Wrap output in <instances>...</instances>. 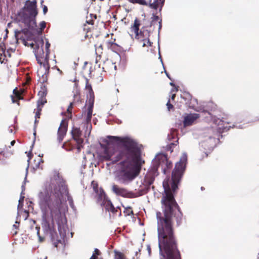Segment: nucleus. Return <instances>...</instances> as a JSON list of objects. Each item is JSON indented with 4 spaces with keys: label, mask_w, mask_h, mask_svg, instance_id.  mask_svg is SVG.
Wrapping results in <instances>:
<instances>
[{
    "label": "nucleus",
    "mask_w": 259,
    "mask_h": 259,
    "mask_svg": "<svg viewBox=\"0 0 259 259\" xmlns=\"http://www.w3.org/2000/svg\"><path fill=\"white\" fill-rule=\"evenodd\" d=\"M124 212H126L127 215H130L131 214H133V211L131 210V208L128 207L126 208V211H124Z\"/></svg>",
    "instance_id": "obj_35"
},
{
    "label": "nucleus",
    "mask_w": 259,
    "mask_h": 259,
    "mask_svg": "<svg viewBox=\"0 0 259 259\" xmlns=\"http://www.w3.org/2000/svg\"><path fill=\"white\" fill-rule=\"evenodd\" d=\"M56 174H58L59 175V177L62 179V181L63 182V183H64V185L65 186V187L66 188L67 191V194H64V195H63L62 196V199H61L62 204L64 206L65 208V210H66L67 207L66 206V205L64 204L63 203L62 201L63 200L64 197H66V196H67L68 200V202H69L70 206H71V208H74V204H73V199H72V198H71L68 195L69 193H68V191L67 186L65 184V182L64 181V180H63L62 177L60 175L58 171H55L54 172V175H53V177L52 178H51L50 180L49 181H50L52 179H53L54 177V176H55Z\"/></svg>",
    "instance_id": "obj_18"
},
{
    "label": "nucleus",
    "mask_w": 259,
    "mask_h": 259,
    "mask_svg": "<svg viewBox=\"0 0 259 259\" xmlns=\"http://www.w3.org/2000/svg\"><path fill=\"white\" fill-rule=\"evenodd\" d=\"M94 190L96 193V197L97 203L101 205L102 207V209H104L105 207L106 204L107 203L108 201H110V200L108 199L102 188H100L99 189L98 187L96 186V187H94Z\"/></svg>",
    "instance_id": "obj_10"
},
{
    "label": "nucleus",
    "mask_w": 259,
    "mask_h": 259,
    "mask_svg": "<svg viewBox=\"0 0 259 259\" xmlns=\"http://www.w3.org/2000/svg\"><path fill=\"white\" fill-rule=\"evenodd\" d=\"M13 227L16 228V229H17L18 228V226L16 225V224H15L13 225Z\"/></svg>",
    "instance_id": "obj_61"
},
{
    "label": "nucleus",
    "mask_w": 259,
    "mask_h": 259,
    "mask_svg": "<svg viewBox=\"0 0 259 259\" xmlns=\"http://www.w3.org/2000/svg\"><path fill=\"white\" fill-rule=\"evenodd\" d=\"M164 72H165V73L166 75L167 76V77L169 79H171V78H170V76H169V74L166 72V71L165 69H164Z\"/></svg>",
    "instance_id": "obj_53"
},
{
    "label": "nucleus",
    "mask_w": 259,
    "mask_h": 259,
    "mask_svg": "<svg viewBox=\"0 0 259 259\" xmlns=\"http://www.w3.org/2000/svg\"><path fill=\"white\" fill-rule=\"evenodd\" d=\"M166 106L168 110H170L173 108V106L170 103L169 101L167 102Z\"/></svg>",
    "instance_id": "obj_39"
},
{
    "label": "nucleus",
    "mask_w": 259,
    "mask_h": 259,
    "mask_svg": "<svg viewBox=\"0 0 259 259\" xmlns=\"http://www.w3.org/2000/svg\"><path fill=\"white\" fill-rule=\"evenodd\" d=\"M30 229H33V226H31L30 227Z\"/></svg>",
    "instance_id": "obj_64"
},
{
    "label": "nucleus",
    "mask_w": 259,
    "mask_h": 259,
    "mask_svg": "<svg viewBox=\"0 0 259 259\" xmlns=\"http://www.w3.org/2000/svg\"><path fill=\"white\" fill-rule=\"evenodd\" d=\"M30 46L31 47V48H33L34 47V44L33 43H31V44H30Z\"/></svg>",
    "instance_id": "obj_60"
},
{
    "label": "nucleus",
    "mask_w": 259,
    "mask_h": 259,
    "mask_svg": "<svg viewBox=\"0 0 259 259\" xmlns=\"http://www.w3.org/2000/svg\"><path fill=\"white\" fill-rule=\"evenodd\" d=\"M31 221H32L33 224H35L36 223V221L35 220H31Z\"/></svg>",
    "instance_id": "obj_63"
},
{
    "label": "nucleus",
    "mask_w": 259,
    "mask_h": 259,
    "mask_svg": "<svg viewBox=\"0 0 259 259\" xmlns=\"http://www.w3.org/2000/svg\"><path fill=\"white\" fill-rule=\"evenodd\" d=\"M16 91H17V88H15V89L13 90V93L14 94H15V92H16Z\"/></svg>",
    "instance_id": "obj_62"
},
{
    "label": "nucleus",
    "mask_w": 259,
    "mask_h": 259,
    "mask_svg": "<svg viewBox=\"0 0 259 259\" xmlns=\"http://www.w3.org/2000/svg\"><path fill=\"white\" fill-rule=\"evenodd\" d=\"M73 103H70L69 106L68 107L67 111L69 113H71V109L72 108Z\"/></svg>",
    "instance_id": "obj_42"
},
{
    "label": "nucleus",
    "mask_w": 259,
    "mask_h": 259,
    "mask_svg": "<svg viewBox=\"0 0 259 259\" xmlns=\"http://www.w3.org/2000/svg\"><path fill=\"white\" fill-rule=\"evenodd\" d=\"M156 175L155 168L149 172H147L143 183L144 188L140 189L137 194H135L125 188L119 187L115 184L112 186V191L116 195L124 198H133L142 196L149 191L150 186L153 183Z\"/></svg>",
    "instance_id": "obj_5"
},
{
    "label": "nucleus",
    "mask_w": 259,
    "mask_h": 259,
    "mask_svg": "<svg viewBox=\"0 0 259 259\" xmlns=\"http://www.w3.org/2000/svg\"><path fill=\"white\" fill-rule=\"evenodd\" d=\"M180 182H171L170 186L168 183H163L164 195L161 201L164 207V215L160 212H156L160 259H181L172 223L173 217L178 226L182 223L183 213L174 196Z\"/></svg>",
    "instance_id": "obj_2"
},
{
    "label": "nucleus",
    "mask_w": 259,
    "mask_h": 259,
    "mask_svg": "<svg viewBox=\"0 0 259 259\" xmlns=\"http://www.w3.org/2000/svg\"><path fill=\"white\" fill-rule=\"evenodd\" d=\"M24 194H21L20 195V197L19 200V202L23 203L24 200L25 198V197L24 196Z\"/></svg>",
    "instance_id": "obj_38"
},
{
    "label": "nucleus",
    "mask_w": 259,
    "mask_h": 259,
    "mask_svg": "<svg viewBox=\"0 0 259 259\" xmlns=\"http://www.w3.org/2000/svg\"><path fill=\"white\" fill-rule=\"evenodd\" d=\"M33 130H34L33 136H34V140H33V144L31 146V150L29 151V152H28V153L27 154V156L28 157V159L27 160V162H29V161H30V159H31V158L32 157V156L31 150H32V149L33 148V144H34V143L35 142V136H36V127H35V126H34Z\"/></svg>",
    "instance_id": "obj_24"
},
{
    "label": "nucleus",
    "mask_w": 259,
    "mask_h": 259,
    "mask_svg": "<svg viewBox=\"0 0 259 259\" xmlns=\"http://www.w3.org/2000/svg\"><path fill=\"white\" fill-rule=\"evenodd\" d=\"M199 117V115L197 113H191L185 117L183 124L185 127L192 124L194 121Z\"/></svg>",
    "instance_id": "obj_16"
},
{
    "label": "nucleus",
    "mask_w": 259,
    "mask_h": 259,
    "mask_svg": "<svg viewBox=\"0 0 259 259\" xmlns=\"http://www.w3.org/2000/svg\"><path fill=\"white\" fill-rule=\"evenodd\" d=\"M23 203L19 202L18 206H17V209H18V215L19 214V212L20 211H23V212L25 213V215L24 216V220H26L29 215V212L27 210H24L23 209Z\"/></svg>",
    "instance_id": "obj_23"
},
{
    "label": "nucleus",
    "mask_w": 259,
    "mask_h": 259,
    "mask_svg": "<svg viewBox=\"0 0 259 259\" xmlns=\"http://www.w3.org/2000/svg\"><path fill=\"white\" fill-rule=\"evenodd\" d=\"M90 259H98V257L93 253Z\"/></svg>",
    "instance_id": "obj_50"
},
{
    "label": "nucleus",
    "mask_w": 259,
    "mask_h": 259,
    "mask_svg": "<svg viewBox=\"0 0 259 259\" xmlns=\"http://www.w3.org/2000/svg\"><path fill=\"white\" fill-rule=\"evenodd\" d=\"M67 191L61 178L58 174L50 181L44 183L39 191L37 203L41 212V227L45 234H49L52 240L56 235L55 222L61 238L66 235L67 220L65 208L62 203V196Z\"/></svg>",
    "instance_id": "obj_1"
},
{
    "label": "nucleus",
    "mask_w": 259,
    "mask_h": 259,
    "mask_svg": "<svg viewBox=\"0 0 259 259\" xmlns=\"http://www.w3.org/2000/svg\"><path fill=\"white\" fill-rule=\"evenodd\" d=\"M107 138L117 145L118 150L112 152L106 148L102 157L110 161V164L119 161L116 180L121 184L128 185L139 175L144 162L141 158V145L130 137L108 136Z\"/></svg>",
    "instance_id": "obj_3"
},
{
    "label": "nucleus",
    "mask_w": 259,
    "mask_h": 259,
    "mask_svg": "<svg viewBox=\"0 0 259 259\" xmlns=\"http://www.w3.org/2000/svg\"><path fill=\"white\" fill-rule=\"evenodd\" d=\"M48 10V9L47 6L46 5H44L42 7V11H43V14L44 15H45L47 13Z\"/></svg>",
    "instance_id": "obj_40"
},
{
    "label": "nucleus",
    "mask_w": 259,
    "mask_h": 259,
    "mask_svg": "<svg viewBox=\"0 0 259 259\" xmlns=\"http://www.w3.org/2000/svg\"><path fill=\"white\" fill-rule=\"evenodd\" d=\"M164 5H160L158 6L159 7V10H158V13H159L160 14H161V10H162V7H163Z\"/></svg>",
    "instance_id": "obj_48"
},
{
    "label": "nucleus",
    "mask_w": 259,
    "mask_h": 259,
    "mask_svg": "<svg viewBox=\"0 0 259 259\" xmlns=\"http://www.w3.org/2000/svg\"><path fill=\"white\" fill-rule=\"evenodd\" d=\"M11 146H14V144H15V140H13L11 142Z\"/></svg>",
    "instance_id": "obj_54"
},
{
    "label": "nucleus",
    "mask_w": 259,
    "mask_h": 259,
    "mask_svg": "<svg viewBox=\"0 0 259 259\" xmlns=\"http://www.w3.org/2000/svg\"><path fill=\"white\" fill-rule=\"evenodd\" d=\"M158 54H159L158 59H160L162 66H163V62H162V58H161V56L160 53V46H159V44H158Z\"/></svg>",
    "instance_id": "obj_41"
},
{
    "label": "nucleus",
    "mask_w": 259,
    "mask_h": 259,
    "mask_svg": "<svg viewBox=\"0 0 259 259\" xmlns=\"http://www.w3.org/2000/svg\"><path fill=\"white\" fill-rule=\"evenodd\" d=\"M233 127H237L238 128H243V126L242 125H240V124L238 125V124H237V123H236L235 124H233Z\"/></svg>",
    "instance_id": "obj_44"
},
{
    "label": "nucleus",
    "mask_w": 259,
    "mask_h": 259,
    "mask_svg": "<svg viewBox=\"0 0 259 259\" xmlns=\"http://www.w3.org/2000/svg\"><path fill=\"white\" fill-rule=\"evenodd\" d=\"M85 87L87 89H89V101H88L89 105L88 107V112H87V116L92 117L95 96L94 95V92L92 90L91 85L88 84V79H87V83H86Z\"/></svg>",
    "instance_id": "obj_13"
},
{
    "label": "nucleus",
    "mask_w": 259,
    "mask_h": 259,
    "mask_svg": "<svg viewBox=\"0 0 259 259\" xmlns=\"http://www.w3.org/2000/svg\"><path fill=\"white\" fill-rule=\"evenodd\" d=\"M46 102V99H39L37 102V108L42 107Z\"/></svg>",
    "instance_id": "obj_27"
},
{
    "label": "nucleus",
    "mask_w": 259,
    "mask_h": 259,
    "mask_svg": "<svg viewBox=\"0 0 259 259\" xmlns=\"http://www.w3.org/2000/svg\"><path fill=\"white\" fill-rule=\"evenodd\" d=\"M28 167H29V164H28V166L26 168V176H25V178L24 179V182H23V184L21 186V189H22V191H21V194H24V191H25V183L26 182V177H27V170H28Z\"/></svg>",
    "instance_id": "obj_29"
},
{
    "label": "nucleus",
    "mask_w": 259,
    "mask_h": 259,
    "mask_svg": "<svg viewBox=\"0 0 259 259\" xmlns=\"http://www.w3.org/2000/svg\"><path fill=\"white\" fill-rule=\"evenodd\" d=\"M22 23L26 26L31 22L33 26L35 25V19L38 14L36 0H27L24 7L18 12Z\"/></svg>",
    "instance_id": "obj_6"
},
{
    "label": "nucleus",
    "mask_w": 259,
    "mask_h": 259,
    "mask_svg": "<svg viewBox=\"0 0 259 259\" xmlns=\"http://www.w3.org/2000/svg\"><path fill=\"white\" fill-rule=\"evenodd\" d=\"M175 96H176L175 94L172 95V96H171V99L172 100H174V99L175 98Z\"/></svg>",
    "instance_id": "obj_58"
},
{
    "label": "nucleus",
    "mask_w": 259,
    "mask_h": 259,
    "mask_svg": "<svg viewBox=\"0 0 259 259\" xmlns=\"http://www.w3.org/2000/svg\"><path fill=\"white\" fill-rule=\"evenodd\" d=\"M68 123L67 121L62 120L58 130L57 140L59 143L62 141L65 136L67 130Z\"/></svg>",
    "instance_id": "obj_14"
},
{
    "label": "nucleus",
    "mask_w": 259,
    "mask_h": 259,
    "mask_svg": "<svg viewBox=\"0 0 259 259\" xmlns=\"http://www.w3.org/2000/svg\"><path fill=\"white\" fill-rule=\"evenodd\" d=\"M72 138L76 141L77 144H80L83 143V139L80 138L81 131L79 128L73 127L71 132Z\"/></svg>",
    "instance_id": "obj_17"
},
{
    "label": "nucleus",
    "mask_w": 259,
    "mask_h": 259,
    "mask_svg": "<svg viewBox=\"0 0 259 259\" xmlns=\"http://www.w3.org/2000/svg\"><path fill=\"white\" fill-rule=\"evenodd\" d=\"M44 61H42V64L40 67V71L41 70H43L44 73L42 75V76L45 75H47L49 74V69H50V65L49 63V56L45 55L44 56Z\"/></svg>",
    "instance_id": "obj_19"
},
{
    "label": "nucleus",
    "mask_w": 259,
    "mask_h": 259,
    "mask_svg": "<svg viewBox=\"0 0 259 259\" xmlns=\"http://www.w3.org/2000/svg\"><path fill=\"white\" fill-rule=\"evenodd\" d=\"M20 34H21V33H19V34H18L19 38H18V39H16L17 40V41H18V39H21V40H23V42H24V45H25V46L29 45V44H27V42H26V41H25V38L27 39V38H26V36H25V37H24L22 35H20ZM25 36H26V35H25ZM15 38H16L15 37Z\"/></svg>",
    "instance_id": "obj_32"
},
{
    "label": "nucleus",
    "mask_w": 259,
    "mask_h": 259,
    "mask_svg": "<svg viewBox=\"0 0 259 259\" xmlns=\"http://www.w3.org/2000/svg\"><path fill=\"white\" fill-rule=\"evenodd\" d=\"M38 122V121L37 120V119H36V118H35V121H34V126H36V123H37V122Z\"/></svg>",
    "instance_id": "obj_57"
},
{
    "label": "nucleus",
    "mask_w": 259,
    "mask_h": 259,
    "mask_svg": "<svg viewBox=\"0 0 259 259\" xmlns=\"http://www.w3.org/2000/svg\"><path fill=\"white\" fill-rule=\"evenodd\" d=\"M181 97L184 100L186 104L188 105L189 108L194 109L195 111L199 112H203L210 114L209 111L201 107H195L194 105H191L192 102H195L197 104V100L196 99H192L191 95L187 92H185L181 95Z\"/></svg>",
    "instance_id": "obj_9"
},
{
    "label": "nucleus",
    "mask_w": 259,
    "mask_h": 259,
    "mask_svg": "<svg viewBox=\"0 0 259 259\" xmlns=\"http://www.w3.org/2000/svg\"><path fill=\"white\" fill-rule=\"evenodd\" d=\"M39 230H40V227L39 226H36L35 227V230L36 231V234L38 236V239H39V242H42L43 241L44 238L43 237H42L41 236H40V234H39Z\"/></svg>",
    "instance_id": "obj_28"
},
{
    "label": "nucleus",
    "mask_w": 259,
    "mask_h": 259,
    "mask_svg": "<svg viewBox=\"0 0 259 259\" xmlns=\"http://www.w3.org/2000/svg\"><path fill=\"white\" fill-rule=\"evenodd\" d=\"M94 252H95V254L97 255H99L100 253V251L97 248L95 249Z\"/></svg>",
    "instance_id": "obj_49"
},
{
    "label": "nucleus",
    "mask_w": 259,
    "mask_h": 259,
    "mask_svg": "<svg viewBox=\"0 0 259 259\" xmlns=\"http://www.w3.org/2000/svg\"><path fill=\"white\" fill-rule=\"evenodd\" d=\"M43 162H44L43 160L40 159L37 162H39V164H40V163H42Z\"/></svg>",
    "instance_id": "obj_59"
},
{
    "label": "nucleus",
    "mask_w": 259,
    "mask_h": 259,
    "mask_svg": "<svg viewBox=\"0 0 259 259\" xmlns=\"http://www.w3.org/2000/svg\"><path fill=\"white\" fill-rule=\"evenodd\" d=\"M130 3L135 4L137 3L142 5L148 6L150 8L154 10H157L158 6L160 5H164L165 0H153V2L151 3V1H150V3L148 4L145 0H128Z\"/></svg>",
    "instance_id": "obj_11"
},
{
    "label": "nucleus",
    "mask_w": 259,
    "mask_h": 259,
    "mask_svg": "<svg viewBox=\"0 0 259 259\" xmlns=\"http://www.w3.org/2000/svg\"><path fill=\"white\" fill-rule=\"evenodd\" d=\"M46 27V22L45 21H41L40 23V28H37L36 21H35V26L33 25V22H31L27 25L25 28L22 29L20 30H15L14 31L15 37L17 39L19 38L18 34L19 33H23L26 35L27 40H30L34 38L35 35H40L42 33L43 30Z\"/></svg>",
    "instance_id": "obj_7"
},
{
    "label": "nucleus",
    "mask_w": 259,
    "mask_h": 259,
    "mask_svg": "<svg viewBox=\"0 0 259 259\" xmlns=\"http://www.w3.org/2000/svg\"><path fill=\"white\" fill-rule=\"evenodd\" d=\"M39 167H40L39 162H37V163H36L35 166L33 167V169L34 170H35L39 168Z\"/></svg>",
    "instance_id": "obj_43"
},
{
    "label": "nucleus",
    "mask_w": 259,
    "mask_h": 259,
    "mask_svg": "<svg viewBox=\"0 0 259 259\" xmlns=\"http://www.w3.org/2000/svg\"><path fill=\"white\" fill-rule=\"evenodd\" d=\"M152 19V22L151 23L150 26L152 25V24L154 21H157L159 20V17L158 16H156L154 13L152 14V17H151Z\"/></svg>",
    "instance_id": "obj_34"
},
{
    "label": "nucleus",
    "mask_w": 259,
    "mask_h": 259,
    "mask_svg": "<svg viewBox=\"0 0 259 259\" xmlns=\"http://www.w3.org/2000/svg\"><path fill=\"white\" fill-rule=\"evenodd\" d=\"M173 140H176L175 143H178L177 130L172 128L170 130V133L167 135V140L170 142Z\"/></svg>",
    "instance_id": "obj_21"
},
{
    "label": "nucleus",
    "mask_w": 259,
    "mask_h": 259,
    "mask_svg": "<svg viewBox=\"0 0 259 259\" xmlns=\"http://www.w3.org/2000/svg\"><path fill=\"white\" fill-rule=\"evenodd\" d=\"M41 111V107H38V108H37L36 111L35 113V118H39L40 117V112Z\"/></svg>",
    "instance_id": "obj_33"
},
{
    "label": "nucleus",
    "mask_w": 259,
    "mask_h": 259,
    "mask_svg": "<svg viewBox=\"0 0 259 259\" xmlns=\"http://www.w3.org/2000/svg\"><path fill=\"white\" fill-rule=\"evenodd\" d=\"M147 250H148V252L149 256H150L151 255V247H150V245H147Z\"/></svg>",
    "instance_id": "obj_47"
},
{
    "label": "nucleus",
    "mask_w": 259,
    "mask_h": 259,
    "mask_svg": "<svg viewBox=\"0 0 259 259\" xmlns=\"http://www.w3.org/2000/svg\"><path fill=\"white\" fill-rule=\"evenodd\" d=\"M86 130H85V134H88L89 135L91 133V131L92 129V124L91 123H85V124Z\"/></svg>",
    "instance_id": "obj_30"
},
{
    "label": "nucleus",
    "mask_w": 259,
    "mask_h": 259,
    "mask_svg": "<svg viewBox=\"0 0 259 259\" xmlns=\"http://www.w3.org/2000/svg\"><path fill=\"white\" fill-rule=\"evenodd\" d=\"M43 46L44 40L42 38H41L39 40V44H37L35 46V47L34 48L33 51L37 63L40 66H41L42 64V61L41 60V59H43L44 57Z\"/></svg>",
    "instance_id": "obj_12"
},
{
    "label": "nucleus",
    "mask_w": 259,
    "mask_h": 259,
    "mask_svg": "<svg viewBox=\"0 0 259 259\" xmlns=\"http://www.w3.org/2000/svg\"><path fill=\"white\" fill-rule=\"evenodd\" d=\"M140 25V21L136 18L135 20L134 25L132 27V30L134 31L136 34V38L140 39V32L139 30V26Z\"/></svg>",
    "instance_id": "obj_22"
},
{
    "label": "nucleus",
    "mask_w": 259,
    "mask_h": 259,
    "mask_svg": "<svg viewBox=\"0 0 259 259\" xmlns=\"http://www.w3.org/2000/svg\"><path fill=\"white\" fill-rule=\"evenodd\" d=\"M169 84L171 85V86H172V87H175V83L173 82H170L169 83Z\"/></svg>",
    "instance_id": "obj_56"
},
{
    "label": "nucleus",
    "mask_w": 259,
    "mask_h": 259,
    "mask_svg": "<svg viewBox=\"0 0 259 259\" xmlns=\"http://www.w3.org/2000/svg\"><path fill=\"white\" fill-rule=\"evenodd\" d=\"M114 252L115 253V256L117 257L118 259H125L124 258L123 255L120 252L115 250Z\"/></svg>",
    "instance_id": "obj_31"
},
{
    "label": "nucleus",
    "mask_w": 259,
    "mask_h": 259,
    "mask_svg": "<svg viewBox=\"0 0 259 259\" xmlns=\"http://www.w3.org/2000/svg\"><path fill=\"white\" fill-rule=\"evenodd\" d=\"M226 130V127L218 125L206 128L201 134V139L199 142L200 149L207 155L217 146L220 141V137Z\"/></svg>",
    "instance_id": "obj_4"
},
{
    "label": "nucleus",
    "mask_w": 259,
    "mask_h": 259,
    "mask_svg": "<svg viewBox=\"0 0 259 259\" xmlns=\"http://www.w3.org/2000/svg\"><path fill=\"white\" fill-rule=\"evenodd\" d=\"M147 36V38L146 39H142L141 40L142 41H144L145 40H147V42L146 44L145 42H144L142 46L143 47H145L146 46H147V45H148L149 46H151L152 44V42L150 40L149 38V37L150 36V31L147 30H146L145 31H140V35L139 36Z\"/></svg>",
    "instance_id": "obj_20"
},
{
    "label": "nucleus",
    "mask_w": 259,
    "mask_h": 259,
    "mask_svg": "<svg viewBox=\"0 0 259 259\" xmlns=\"http://www.w3.org/2000/svg\"><path fill=\"white\" fill-rule=\"evenodd\" d=\"M11 51H12V50H11ZM3 53H4L5 57H6L7 56H8L9 57H11V53H10V50H8L6 52H5V51H4Z\"/></svg>",
    "instance_id": "obj_36"
},
{
    "label": "nucleus",
    "mask_w": 259,
    "mask_h": 259,
    "mask_svg": "<svg viewBox=\"0 0 259 259\" xmlns=\"http://www.w3.org/2000/svg\"><path fill=\"white\" fill-rule=\"evenodd\" d=\"M8 131L10 133H13V129L11 127H9L8 128Z\"/></svg>",
    "instance_id": "obj_52"
},
{
    "label": "nucleus",
    "mask_w": 259,
    "mask_h": 259,
    "mask_svg": "<svg viewBox=\"0 0 259 259\" xmlns=\"http://www.w3.org/2000/svg\"><path fill=\"white\" fill-rule=\"evenodd\" d=\"M50 44L49 43V42L47 40L46 41V50H48V49H50Z\"/></svg>",
    "instance_id": "obj_46"
},
{
    "label": "nucleus",
    "mask_w": 259,
    "mask_h": 259,
    "mask_svg": "<svg viewBox=\"0 0 259 259\" xmlns=\"http://www.w3.org/2000/svg\"><path fill=\"white\" fill-rule=\"evenodd\" d=\"M50 53V49L46 50V55L49 56Z\"/></svg>",
    "instance_id": "obj_51"
},
{
    "label": "nucleus",
    "mask_w": 259,
    "mask_h": 259,
    "mask_svg": "<svg viewBox=\"0 0 259 259\" xmlns=\"http://www.w3.org/2000/svg\"><path fill=\"white\" fill-rule=\"evenodd\" d=\"M104 209L106 211L111 212L113 214L118 215L119 217L121 215L120 208L119 207H114L111 201L107 202Z\"/></svg>",
    "instance_id": "obj_15"
},
{
    "label": "nucleus",
    "mask_w": 259,
    "mask_h": 259,
    "mask_svg": "<svg viewBox=\"0 0 259 259\" xmlns=\"http://www.w3.org/2000/svg\"><path fill=\"white\" fill-rule=\"evenodd\" d=\"M159 26H158V36H159L160 30L162 27V19H160L158 22Z\"/></svg>",
    "instance_id": "obj_37"
},
{
    "label": "nucleus",
    "mask_w": 259,
    "mask_h": 259,
    "mask_svg": "<svg viewBox=\"0 0 259 259\" xmlns=\"http://www.w3.org/2000/svg\"><path fill=\"white\" fill-rule=\"evenodd\" d=\"M92 117L87 116L85 120L86 123H91Z\"/></svg>",
    "instance_id": "obj_45"
},
{
    "label": "nucleus",
    "mask_w": 259,
    "mask_h": 259,
    "mask_svg": "<svg viewBox=\"0 0 259 259\" xmlns=\"http://www.w3.org/2000/svg\"><path fill=\"white\" fill-rule=\"evenodd\" d=\"M12 97V101L13 103H16V101L15 100L14 97L13 96H11Z\"/></svg>",
    "instance_id": "obj_55"
},
{
    "label": "nucleus",
    "mask_w": 259,
    "mask_h": 259,
    "mask_svg": "<svg viewBox=\"0 0 259 259\" xmlns=\"http://www.w3.org/2000/svg\"><path fill=\"white\" fill-rule=\"evenodd\" d=\"M164 164L165 165V167L163 169V172L164 174H166L167 169H170L172 167V162L170 161H168L167 159V156L165 154L163 153L157 154L155 157L154 159H153L152 161V166L150 169L147 171L149 172L155 168L156 169V171L157 173L156 176H158V172L157 171L158 168L160 165Z\"/></svg>",
    "instance_id": "obj_8"
},
{
    "label": "nucleus",
    "mask_w": 259,
    "mask_h": 259,
    "mask_svg": "<svg viewBox=\"0 0 259 259\" xmlns=\"http://www.w3.org/2000/svg\"><path fill=\"white\" fill-rule=\"evenodd\" d=\"M178 143L175 142H170L168 143L166 146V150L167 151H169L171 153L173 151L174 147L176 146Z\"/></svg>",
    "instance_id": "obj_26"
},
{
    "label": "nucleus",
    "mask_w": 259,
    "mask_h": 259,
    "mask_svg": "<svg viewBox=\"0 0 259 259\" xmlns=\"http://www.w3.org/2000/svg\"><path fill=\"white\" fill-rule=\"evenodd\" d=\"M47 94V90L45 86L41 88V90L38 92V95L39 97V99H46V96Z\"/></svg>",
    "instance_id": "obj_25"
}]
</instances>
